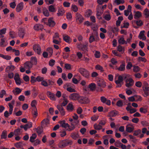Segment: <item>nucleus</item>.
<instances>
[{
	"instance_id": "nucleus-1",
	"label": "nucleus",
	"mask_w": 149,
	"mask_h": 149,
	"mask_svg": "<svg viewBox=\"0 0 149 149\" xmlns=\"http://www.w3.org/2000/svg\"><path fill=\"white\" fill-rule=\"evenodd\" d=\"M58 123L60 124V126L62 127L65 129L68 127V128L67 129V130L69 131L72 130L75 128L74 126L72 123L71 124L72 126H70L69 124L68 123H66L65 121L64 120L59 121Z\"/></svg>"
},
{
	"instance_id": "nucleus-2",
	"label": "nucleus",
	"mask_w": 149,
	"mask_h": 149,
	"mask_svg": "<svg viewBox=\"0 0 149 149\" xmlns=\"http://www.w3.org/2000/svg\"><path fill=\"white\" fill-rule=\"evenodd\" d=\"M72 142L71 140L66 139L61 141L58 146L60 148H64L68 145H71Z\"/></svg>"
},
{
	"instance_id": "nucleus-3",
	"label": "nucleus",
	"mask_w": 149,
	"mask_h": 149,
	"mask_svg": "<svg viewBox=\"0 0 149 149\" xmlns=\"http://www.w3.org/2000/svg\"><path fill=\"white\" fill-rule=\"evenodd\" d=\"M79 71L80 74L84 77L86 78H88L90 74L89 72L86 69L80 68L79 70Z\"/></svg>"
},
{
	"instance_id": "nucleus-4",
	"label": "nucleus",
	"mask_w": 149,
	"mask_h": 149,
	"mask_svg": "<svg viewBox=\"0 0 149 149\" xmlns=\"http://www.w3.org/2000/svg\"><path fill=\"white\" fill-rule=\"evenodd\" d=\"M33 49L34 51L38 55H40L41 53V47L40 45L38 44L33 45Z\"/></svg>"
},
{
	"instance_id": "nucleus-5",
	"label": "nucleus",
	"mask_w": 149,
	"mask_h": 149,
	"mask_svg": "<svg viewBox=\"0 0 149 149\" xmlns=\"http://www.w3.org/2000/svg\"><path fill=\"white\" fill-rule=\"evenodd\" d=\"M76 20L78 23L80 24L84 21V18L79 13H77L76 14Z\"/></svg>"
},
{
	"instance_id": "nucleus-6",
	"label": "nucleus",
	"mask_w": 149,
	"mask_h": 149,
	"mask_svg": "<svg viewBox=\"0 0 149 149\" xmlns=\"http://www.w3.org/2000/svg\"><path fill=\"white\" fill-rule=\"evenodd\" d=\"M77 100L81 104H85L89 102L88 98L86 97L80 96L79 95Z\"/></svg>"
},
{
	"instance_id": "nucleus-7",
	"label": "nucleus",
	"mask_w": 149,
	"mask_h": 149,
	"mask_svg": "<svg viewBox=\"0 0 149 149\" xmlns=\"http://www.w3.org/2000/svg\"><path fill=\"white\" fill-rule=\"evenodd\" d=\"M123 76L121 75H120L118 76V79L116 80L115 82L116 84H117L116 86V87H120L122 86L121 83L123 82Z\"/></svg>"
},
{
	"instance_id": "nucleus-8",
	"label": "nucleus",
	"mask_w": 149,
	"mask_h": 149,
	"mask_svg": "<svg viewBox=\"0 0 149 149\" xmlns=\"http://www.w3.org/2000/svg\"><path fill=\"white\" fill-rule=\"evenodd\" d=\"M125 86L127 87H130L133 86L134 81L132 78H129L125 80Z\"/></svg>"
},
{
	"instance_id": "nucleus-9",
	"label": "nucleus",
	"mask_w": 149,
	"mask_h": 149,
	"mask_svg": "<svg viewBox=\"0 0 149 149\" xmlns=\"http://www.w3.org/2000/svg\"><path fill=\"white\" fill-rule=\"evenodd\" d=\"M97 85L98 86L102 88H105L106 86L104 80L101 79L98 80L97 82Z\"/></svg>"
},
{
	"instance_id": "nucleus-10",
	"label": "nucleus",
	"mask_w": 149,
	"mask_h": 149,
	"mask_svg": "<svg viewBox=\"0 0 149 149\" xmlns=\"http://www.w3.org/2000/svg\"><path fill=\"white\" fill-rule=\"evenodd\" d=\"M56 24V23L53 20V17L49 18L48 19V22L47 25L49 27H53Z\"/></svg>"
},
{
	"instance_id": "nucleus-11",
	"label": "nucleus",
	"mask_w": 149,
	"mask_h": 149,
	"mask_svg": "<svg viewBox=\"0 0 149 149\" xmlns=\"http://www.w3.org/2000/svg\"><path fill=\"white\" fill-rule=\"evenodd\" d=\"M88 44L87 42L85 45H78L77 48L79 49H81L84 52H87L88 51Z\"/></svg>"
},
{
	"instance_id": "nucleus-12",
	"label": "nucleus",
	"mask_w": 149,
	"mask_h": 149,
	"mask_svg": "<svg viewBox=\"0 0 149 149\" xmlns=\"http://www.w3.org/2000/svg\"><path fill=\"white\" fill-rule=\"evenodd\" d=\"M14 79L17 85H20L21 84V82L20 79L19 75L18 73L15 74Z\"/></svg>"
},
{
	"instance_id": "nucleus-13",
	"label": "nucleus",
	"mask_w": 149,
	"mask_h": 149,
	"mask_svg": "<svg viewBox=\"0 0 149 149\" xmlns=\"http://www.w3.org/2000/svg\"><path fill=\"white\" fill-rule=\"evenodd\" d=\"M79 95L77 93H73L70 95L69 97L71 100H78Z\"/></svg>"
},
{
	"instance_id": "nucleus-14",
	"label": "nucleus",
	"mask_w": 149,
	"mask_h": 149,
	"mask_svg": "<svg viewBox=\"0 0 149 149\" xmlns=\"http://www.w3.org/2000/svg\"><path fill=\"white\" fill-rule=\"evenodd\" d=\"M57 108L60 112L62 116H63L65 114L64 109L62 106L60 105H57Z\"/></svg>"
},
{
	"instance_id": "nucleus-15",
	"label": "nucleus",
	"mask_w": 149,
	"mask_h": 149,
	"mask_svg": "<svg viewBox=\"0 0 149 149\" xmlns=\"http://www.w3.org/2000/svg\"><path fill=\"white\" fill-rule=\"evenodd\" d=\"M46 94L51 100L54 101L56 100V97L54 94L51 93L50 91H48L47 92Z\"/></svg>"
},
{
	"instance_id": "nucleus-16",
	"label": "nucleus",
	"mask_w": 149,
	"mask_h": 149,
	"mask_svg": "<svg viewBox=\"0 0 149 149\" xmlns=\"http://www.w3.org/2000/svg\"><path fill=\"white\" fill-rule=\"evenodd\" d=\"M33 64L29 61L26 62L24 64V68L27 69H30L32 67Z\"/></svg>"
},
{
	"instance_id": "nucleus-17",
	"label": "nucleus",
	"mask_w": 149,
	"mask_h": 149,
	"mask_svg": "<svg viewBox=\"0 0 149 149\" xmlns=\"http://www.w3.org/2000/svg\"><path fill=\"white\" fill-rule=\"evenodd\" d=\"M132 108L131 106H128L126 108V109L127 111H129L130 113H133L136 111L137 110L136 109Z\"/></svg>"
},
{
	"instance_id": "nucleus-18",
	"label": "nucleus",
	"mask_w": 149,
	"mask_h": 149,
	"mask_svg": "<svg viewBox=\"0 0 149 149\" xmlns=\"http://www.w3.org/2000/svg\"><path fill=\"white\" fill-rule=\"evenodd\" d=\"M34 29L36 31L42 30L43 29V26L42 25L36 24L34 26Z\"/></svg>"
},
{
	"instance_id": "nucleus-19",
	"label": "nucleus",
	"mask_w": 149,
	"mask_h": 149,
	"mask_svg": "<svg viewBox=\"0 0 149 149\" xmlns=\"http://www.w3.org/2000/svg\"><path fill=\"white\" fill-rule=\"evenodd\" d=\"M15 100H12L11 103H9L8 104V106L9 107V114H12V111L13 110V105L15 103Z\"/></svg>"
},
{
	"instance_id": "nucleus-20",
	"label": "nucleus",
	"mask_w": 149,
	"mask_h": 149,
	"mask_svg": "<svg viewBox=\"0 0 149 149\" xmlns=\"http://www.w3.org/2000/svg\"><path fill=\"white\" fill-rule=\"evenodd\" d=\"M23 5L22 2L18 4L16 8V10L17 12H19L23 8Z\"/></svg>"
},
{
	"instance_id": "nucleus-21",
	"label": "nucleus",
	"mask_w": 149,
	"mask_h": 149,
	"mask_svg": "<svg viewBox=\"0 0 149 149\" xmlns=\"http://www.w3.org/2000/svg\"><path fill=\"white\" fill-rule=\"evenodd\" d=\"M145 31H142L140 32L139 36V38L140 39H142L143 40H145L146 39V37L144 35Z\"/></svg>"
},
{
	"instance_id": "nucleus-22",
	"label": "nucleus",
	"mask_w": 149,
	"mask_h": 149,
	"mask_svg": "<svg viewBox=\"0 0 149 149\" xmlns=\"http://www.w3.org/2000/svg\"><path fill=\"white\" fill-rule=\"evenodd\" d=\"M132 11V6L129 5L128 6L127 10H124V14L126 16H127L129 14V13H131Z\"/></svg>"
},
{
	"instance_id": "nucleus-23",
	"label": "nucleus",
	"mask_w": 149,
	"mask_h": 149,
	"mask_svg": "<svg viewBox=\"0 0 149 149\" xmlns=\"http://www.w3.org/2000/svg\"><path fill=\"white\" fill-rule=\"evenodd\" d=\"M134 129L133 126H130L129 125H127L126 126V130L127 132L131 133L132 132Z\"/></svg>"
},
{
	"instance_id": "nucleus-24",
	"label": "nucleus",
	"mask_w": 149,
	"mask_h": 149,
	"mask_svg": "<svg viewBox=\"0 0 149 149\" xmlns=\"http://www.w3.org/2000/svg\"><path fill=\"white\" fill-rule=\"evenodd\" d=\"M15 69V67L14 65H11L7 66L6 68L5 71L9 72L10 71H13Z\"/></svg>"
},
{
	"instance_id": "nucleus-25",
	"label": "nucleus",
	"mask_w": 149,
	"mask_h": 149,
	"mask_svg": "<svg viewBox=\"0 0 149 149\" xmlns=\"http://www.w3.org/2000/svg\"><path fill=\"white\" fill-rule=\"evenodd\" d=\"M22 90L19 88H15V89L13 91V92L15 95H17L20 93Z\"/></svg>"
},
{
	"instance_id": "nucleus-26",
	"label": "nucleus",
	"mask_w": 149,
	"mask_h": 149,
	"mask_svg": "<svg viewBox=\"0 0 149 149\" xmlns=\"http://www.w3.org/2000/svg\"><path fill=\"white\" fill-rule=\"evenodd\" d=\"M118 112L116 110L112 111L109 113L108 116L110 117H114L116 116Z\"/></svg>"
},
{
	"instance_id": "nucleus-27",
	"label": "nucleus",
	"mask_w": 149,
	"mask_h": 149,
	"mask_svg": "<svg viewBox=\"0 0 149 149\" xmlns=\"http://www.w3.org/2000/svg\"><path fill=\"white\" fill-rule=\"evenodd\" d=\"M63 39L65 42L68 43H70L71 41V39L68 35H63Z\"/></svg>"
},
{
	"instance_id": "nucleus-28",
	"label": "nucleus",
	"mask_w": 149,
	"mask_h": 149,
	"mask_svg": "<svg viewBox=\"0 0 149 149\" xmlns=\"http://www.w3.org/2000/svg\"><path fill=\"white\" fill-rule=\"evenodd\" d=\"M149 87H143V89L145 95V97H147L149 95Z\"/></svg>"
},
{
	"instance_id": "nucleus-29",
	"label": "nucleus",
	"mask_w": 149,
	"mask_h": 149,
	"mask_svg": "<svg viewBox=\"0 0 149 149\" xmlns=\"http://www.w3.org/2000/svg\"><path fill=\"white\" fill-rule=\"evenodd\" d=\"M42 13L44 15L45 17H48L49 15V12L46 8H44L43 9Z\"/></svg>"
},
{
	"instance_id": "nucleus-30",
	"label": "nucleus",
	"mask_w": 149,
	"mask_h": 149,
	"mask_svg": "<svg viewBox=\"0 0 149 149\" xmlns=\"http://www.w3.org/2000/svg\"><path fill=\"white\" fill-rule=\"evenodd\" d=\"M118 42L119 44L121 45L124 44H127V42L125 41L123 37H122L119 38L118 40Z\"/></svg>"
},
{
	"instance_id": "nucleus-31",
	"label": "nucleus",
	"mask_w": 149,
	"mask_h": 149,
	"mask_svg": "<svg viewBox=\"0 0 149 149\" xmlns=\"http://www.w3.org/2000/svg\"><path fill=\"white\" fill-rule=\"evenodd\" d=\"M24 145V144L22 142H19L15 144V146L18 148H22Z\"/></svg>"
},
{
	"instance_id": "nucleus-32",
	"label": "nucleus",
	"mask_w": 149,
	"mask_h": 149,
	"mask_svg": "<svg viewBox=\"0 0 149 149\" xmlns=\"http://www.w3.org/2000/svg\"><path fill=\"white\" fill-rule=\"evenodd\" d=\"M67 110L69 111H72L74 109L73 105L72 103H69L67 106Z\"/></svg>"
},
{
	"instance_id": "nucleus-33",
	"label": "nucleus",
	"mask_w": 149,
	"mask_h": 149,
	"mask_svg": "<svg viewBox=\"0 0 149 149\" xmlns=\"http://www.w3.org/2000/svg\"><path fill=\"white\" fill-rule=\"evenodd\" d=\"M125 63H123L122 64L120 65V66L117 68V70L120 71H123L125 70Z\"/></svg>"
},
{
	"instance_id": "nucleus-34",
	"label": "nucleus",
	"mask_w": 149,
	"mask_h": 149,
	"mask_svg": "<svg viewBox=\"0 0 149 149\" xmlns=\"http://www.w3.org/2000/svg\"><path fill=\"white\" fill-rule=\"evenodd\" d=\"M49 123V119L47 118L45 119L41 122V124L42 126H43L44 125H47Z\"/></svg>"
},
{
	"instance_id": "nucleus-35",
	"label": "nucleus",
	"mask_w": 149,
	"mask_h": 149,
	"mask_svg": "<svg viewBox=\"0 0 149 149\" xmlns=\"http://www.w3.org/2000/svg\"><path fill=\"white\" fill-rule=\"evenodd\" d=\"M141 16V13L139 11H137L135 12L134 15V18L136 19H137Z\"/></svg>"
},
{
	"instance_id": "nucleus-36",
	"label": "nucleus",
	"mask_w": 149,
	"mask_h": 149,
	"mask_svg": "<svg viewBox=\"0 0 149 149\" xmlns=\"http://www.w3.org/2000/svg\"><path fill=\"white\" fill-rule=\"evenodd\" d=\"M25 34L24 31L22 29H21L19 31L18 35L20 37L23 38Z\"/></svg>"
},
{
	"instance_id": "nucleus-37",
	"label": "nucleus",
	"mask_w": 149,
	"mask_h": 149,
	"mask_svg": "<svg viewBox=\"0 0 149 149\" xmlns=\"http://www.w3.org/2000/svg\"><path fill=\"white\" fill-rule=\"evenodd\" d=\"M32 126V123L31 122H29L28 124L25 125L24 130L26 131L28 129L31 127Z\"/></svg>"
},
{
	"instance_id": "nucleus-38",
	"label": "nucleus",
	"mask_w": 149,
	"mask_h": 149,
	"mask_svg": "<svg viewBox=\"0 0 149 149\" xmlns=\"http://www.w3.org/2000/svg\"><path fill=\"white\" fill-rule=\"evenodd\" d=\"M32 112L34 117H36L38 116V111L36 108H33Z\"/></svg>"
},
{
	"instance_id": "nucleus-39",
	"label": "nucleus",
	"mask_w": 149,
	"mask_h": 149,
	"mask_svg": "<svg viewBox=\"0 0 149 149\" xmlns=\"http://www.w3.org/2000/svg\"><path fill=\"white\" fill-rule=\"evenodd\" d=\"M65 13V10L61 8L58 10L57 15L58 16H62Z\"/></svg>"
},
{
	"instance_id": "nucleus-40",
	"label": "nucleus",
	"mask_w": 149,
	"mask_h": 149,
	"mask_svg": "<svg viewBox=\"0 0 149 149\" xmlns=\"http://www.w3.org/2000/svg\"><path fill=\"white\" fill-rule=\"evenodd\" d=\"M37 137V135L35 133L32 134V136L30 137V141L31 143H33L34 142V140Z\"/></svg>"
},
{
	"instance_id": "nucleus-41",
	"label": "nucleus",
	"mask_w": 149,
	"mask_h": 149,
	"mask_svg": "<svg viewBox=\"0 0 149 149\" xmlns=\"http://www.w3.org/2000/svg\"><path fill=\"white\" fill-rule=\"evenodd\" d=\"M123 20V18L122 16H120L118 17V19L116 22V25L118 26L120 25L121 23V21Z\"/></svg>"
},
{
	"instance_id": "nucleus-42",
	"label": "nucleus",
	"mask_w": 149,
	"mask_h": 149,
	"mask_svg": "<svg viewBox=\"0 0 149 149\" xmlns=\"http://www.w3.org/2000/svg\"><path fill=\"white\" fill-rule=\"evenodd\" d=\"M117 50L119 52H121L122 53H124L125 51V48L120 45L118 46L117 47Z\"/></svg>"
},
{
	"instance_id": "nucleus-43",
	"label": "nucleus",
	"mask_w": 149,
	"mask_h": 149,
	"mask_svg": "<svg viewBox=\"0 0 149 149\" xmlns=\"http://www.w3.org/2000/svg\"><path fill=\"white\" fill-rule=\"evenodd\" d=\"M32 64L36 65L37 63V59L36 57H32L31 58L30 61Z\"/></svg>"
},
{
	"instance_id": "nucleus-44",
	"label": "nucleus",
	"mask_w": 149,
	"mask_h": 149,
	"mask_svg": "<svg viewBox=\"0 0 149 149\" xmlns=\"http://www.w3.org/2000/svg\"><path fill=\"white\" fill-rule=\"evenodd\" d=\"M88 87L91 90L93 91L95 89L96 85L94 83H92L89 84Z\"/></svg>"
},
{
	"instance_id": "nucleus-45",
	"label": "nucleus",
	"mask_w": 149,
	"mask_h": 149,
	"mask_svg": "<svg viewBox=\"0 0 149 149\" xmlns=\"http://www.w3.org/2000/svg\"><path fill=\"white\" fill-rule=\"evenodd\" d=\"M48 10L49 11L52 12H54L56 11V9L53 5H51L49 6Z\"/></svg>"
},
{
	"instance_id": "nucleus-46",
	"label": "nucleus",
	"mask_w": 149,
	"mask_h": 149,
	"mask_svg": "<svg viewBox=\"0 0 149 149\" xmlns=\"http://www.w3.org/2000/svg\"><path fill=\"white\" fill-rule=\"evenodd\" d=\"M141 133V130L140 129H138L135 130L133 132V135L134 136H137Z\"/></svg>"
},
{
	"instance_id": "nucleus-47",
	"label": "nucleus",
	"mask_w": 149,
	"mask_h": 149,
	"mask_svg": "<svg viewBox=\"0 0 149 149\" xmlns=\"http://www.w3.org/2000/svg\"><path fill=\"white\" fill-rule=\"evenodd\" d=\"M95 129L97 130H100L102 128V127L99 124L97 125V124H95L93 125Z\"/></svg>"
},
{
	"instance_id": "nucleus-48",
	"label": "nucleus",
	"mask_w": 149,
	"mask_h": 149,
	"mask_svg": "<svg viewBox=\"0 0 149 149\" xmlns=\"http://www.w3.org/2000/svg\"><path fill=\"white\" fill-rule=\"evenodd\" d=\"M0 57L2 58H3L7 60H9L11 58V57L8 55H4L3 54H0Z\"/></svg>"
},
{
	"instance_id": "nucleus-49",
	"label": "nucleus",
	"mask_w": 149,
	"mask_h": 149,
	"mask_svg": "<svg viewBox=\"0 0 149 149\" xmlns=\"http://www.w3.org/2000/svg\"><path fill=\"white\" fill-rule=\"evenodd\" d=\"M7 132L6 131H3L1 135V138L2 139H6L7 138Z\"/></svg>"
},
{
	"instance_id": "nucleus-50",
	"label": "nucleus",
	"mask_w": 149,
	"mask_h": 149,
	"mask_svg": "<svg viewBox=\"0 0 149 149\" xmlns=\"http://www.w3.org/2000/svg\"><path fill=\"white\" fill-rule=\"evenodd\" d=\"M92 11L90 9L88 10L85 13V16L87 17H89L92 14Z\"/></svg>"
},
{
	"instance_id": "nucleus-51",
	"label": "nucleus",
	"mask_w": 149,
	"mask_h": 149,
	"mask_svg": "<svg viewBox=\"0 0 149 149\" xmlns=\"http://www.w3.org/2000/svg\"><path fill=\"white\" fill-rule=\"evenodd\" d=\"M95 68L97 70H100V71L102 72L104 71L103 67L99 65H96Z\"/></svg>"
},
{
	"instance_id": "nucleus-52",
	"label": "nucleus",
	"mask_w": 149,
	"mask_h": 149,
	"mask_svg": "<svg viewBox=\"0 0 149 149\" xmlns=\"http://www.w3.org/2000/svg\"><path fill=\"white\" fill-rule=\"evenodd\" d=\"M122 76H123V79H125V80L127 79H128L129 78H131L130 77V75L128 74H124L121 75Z\"/></svg>"
},
{
	"instance_id": "nucleus-53",
	"label": "nucleus",
	"mask_w": 149,
	"mask_h": 149,
	"mask_svg": "<svg viewBox=\"0 0 149 149\" xmlns=\"http://www.w3.org/2000/svg\"><path fill=\"white\" fill-rule=\"evenodd\" d=\"M133 67V71L135 72H138L140 70V68L138 66L134 65Z\"/></svg>"
},
{
	"instance_id": "nucleus-54",
	"label": "nucleus",
	"mask_w": 149,
	"mask_h": 149,
	"mask_svg": "<svg viewBox=\"0 0 149 149\" xmlns=\"http://www.w3.org/2000/svg\"><path fill=\"white\" fill-rule=\"evenodd\" d=\"M70 136L73 139H76L78 138L79 135L76 133H72L71 134Z\"/></svg>"
},
{
	"instance_id": "nucleus-55",
	"label": "nucleus",
	"mask_w": 149,
	"mask_h": 149,
	"mask_svg": "<svg viewBox=\"0 0 149 149\" xmlns=\"http://www.w3.org/2000/svg\"><path fill=\"white\" fill-rule=\"evenodd\" d=\"M36 132L38 135H40L41 134L43 131L42 128V127H38L36 129Z\"/></svg>"
},
{
	"instance_id": "nucleus-56",
	"label": "nucleus",
	"mask_w": 149,
	"mask_h": 149,
	"mask_svg": "<svg viewBox=\"0 0 149 149\" xmlns=\"http://www.w3.org/2000/svg\"><path fill=\"white\" fill-rule=\"evenodd\" d=\"M135 102L141 101L142 100V97L139 95H134Z\"/></svg>"
},
{
	"instance_id": "nucleus-57",
	"label": "nucleus",
	"mask_w": 149,
	"mask_h": 149,
	"mask_svg": "<svg viewBox=\"0 0 149 149\" xmlns=\"http://www.w3.org/2000/svg\"><path fill=\"white\" fill-rule=\"evenodd\" d=\"M37 104V102L36 100H33L31 103V106L33 108H36V105Z\"/></svg>"
},
{
	"instance_id": "nucleus-58",
	"label": "nucleus",
	"mask_w": 149,
	"mask_h": 149,
	"mask_svg": "<svg viewBox=\"0 0 149 149\" xmlns=\"http://www.w3.org/2000/svg\"><path fill=\"white\" fill-rule=\"evenodd\" d=\"M71 7L72 10L74 12H77L78 10V7L75 5H72Z\"/></svg>"
},
{
	"instance_id": "nucleus-59",
	"label": "nucleus",
	"mask_w": 149,
	"mask_h": 149,
	"mask_svg": "<svg viewBox=\"0 0 149 149\" xmlns=\"http://www.w3.org/2000/svg\"><path fill=\"white\" fill-rule=\"evenodd\" d=\"M61 39L59 38V40H57L56 39H53V42L56 45H59L61 42Z\"/></svg>"
},
{
	"instance_id": "nucleus-60",
	"label": "nucleus",
	"mask_w": 149,
	"mask_h": 149,
	"mask_svg": "<svg viewBox=\"0 0 149 149\" xmlns=\"http://www.w3.org/2000/svg\"><path fill=\"white\" fill-rule=\"evenodd\" d=\"M112 52L113 54L116 56L119 57L121 56V55L119 54L117 51L116 50H113Z\"/></svg>"
},
{
	"instance_id": "nucleus-61",
	"label": "nucleus",
	"mask_w": 149,
	"mask_h": 149,
	"mask_svg": "<svg viewBox=\"0 0 149 149\" xmlns=\"http://www.w3.org/2000/svg\"><path fill=\"white\" fill-rule=\"evenodd\" d=\"M128 136L130 139H132V141L134 143L136 141H137L136 138L131 135H129Z\"/></svg>"
},
{
	"instance_id": "nucleus-62",
	"label": "nucleus",
	"mask_w": 149,
	"mask_h": 149,
	"mask_svg": "<svg viewBox=\"0 0 149 149\" xmlns=\"http://www.w3.org/2000/svg\"><path fill=\"white\" fill-rule=\"evenodd\" d=\"M122 143L120 141H117L115 143L114 145L116 147H120Z\"/></svg>"
},
{
	"instance_id": "nucleus-63",
	"label": "nucleus",
	"mask_w": 149,
	"mask_h": 149,
	"mask_svg": "<svg viewBox=\"0 0 149 149\" xmlns=\"http://www.w3.org/2000/svg\"><path fill=\"white\" fill-rule=\"evenodd\" d=\"M39 98L42 100H45V97L43 93L40 94L38 95Z\"/></svg>"
},
{
	"instance_id": "nucleus-64",
	"label": "nucleus",
	"mask_w": 149,
	"mask_h": 149,
	"mask_svg": "<svg viewBox=\"0 0 149 149\" xmlns=\"http://www.w3.org/2000/svg\"><path fill=\"white\" fill-rule=\"evenodd\" d=\"M144 14L146 16V18H148L149 16V11L147 8L145 9L144 11Z\"/></svg>"
}]
</instances>
